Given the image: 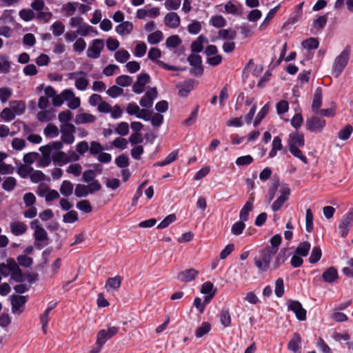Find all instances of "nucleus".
Instances as JSON below:
<instances>
[{"label":"nucleus","mask_w":353,"mask_h":353,"mask_svg":"<svg viewBox=\"0 0 353 353\" xmlns=\"http://www.w3.org/2000/svg\"><path fill=\"white\" fill-rule=\"evenodd\" d=\"M304 143V136L302 134H299L298 132H292L289 134L288 144L289 146L290 152L296 158L301 159L304 163H307V158L299 150V148L303 147Z\"/></svg>","instance_id":"f257e3e1"},{"label":"nucleus","mask_w":353,"mask_h":353,"mask_svg":"<svg viewBox=\"0 0 353 353\" xmlns=\"http://www.w3.org/2000/svg\"><path fill=\"white\" fill-rule=\"evenodd\" d=\"M274 256V254L265 248L259 250L254 258V262L259 272H265L270 269V263Z\"/></svg>","instance_id":"f03ea898"},{"label":"nucleus","mask_w":353,"mask_h":353,"mask_svg":"<svg viewBox=\"0 0 353 353\" xmlns=\"http://www.w3.org/2000/svg\"><path fill=\"white\" fill-rule=\"evenodd\" d=\"M351 48L347 46L343 51L335 58L332 70V74L339 77L348 63Z\"/></svg>","instance_id":"7ed1b4c3"},{"label":"nucleus","mask_w":353,"mask_h":353,"mask_svg":"<svg viewBox=\"0 0 353 353\" xmlns=\"http://www.w3.org/2000/svg\"><path fill=\"white\" fill-rule=\"evenodd\" d=\"M52 147H55L58 149H62L63 143L57 141L40 147L39 150L41 152L42 156L39 161V167H47L50 164L51 161H52Z\"/></svg>","instance_id":"20e7f679"},{"label":"nucleus","mask_w":353,"mask_h":353,"mask_svg":"<svg viewBox=\"0 0 353 353\" xmlns=\"http://www.w3.org/2000/svg\"><path fill=\"white\" fill-rule=\"evenodd\" d=\"M68 80L74 82V87L79 91H85L90 83L88 74L83 71H74L66 75Z\"/></svg>","instance_id":"39448f33"},{"label":"nucleus","mask_w":353,"mask_h":353,"mask_svg":"<svg viewBox=\"0 0 353 353\" xmlns=\"http://www.w3.org/2000/svg\"><path fill=\"white\" fill-rule=\"evenodd\" d=\"M291 194V190L288 185H282L279 189V195L277 199L273 202L271 208L272 211H279L285 202L289 199Z\"/></svg>","instance_id":"423d86ee"},{"label":"nucleus","mask_w":353,"mask_h":353,"mask_svg":"<svg viewBox=\"0 0 353 353\" xmlns=\"http://www.w3.org/2000/svg\"><path fill=\"white\" fill-rule=\"evenodd\" d=\"M104 48V41L101 39H94L90 44L86 55L88 58L96 59L100 57L101 52Z\"/></svg>","instance_id":"0eeeda50"},{"label":"nucleus","mask_w":353,"mask_h":353,"mask_svg":"<svg viewBox=\"0 0 353 353\" xmlns=\"http://www.w3.org/2000/svg\"><path fill=\"white\" fill-rule=\"evenodd\" d=\"M119 331V327L116 326L108 327L107 330L102 329L99 331L97 335L96 345L103 346L107 341L116 335Z\"/></svg>","instance_id":"6e6552de"},{"label":"nucleus","mask_w":353,"mask_h":353,"mask_svg":"<svg viewBox=\"0 0 353 353\" xmlns=\"http://www.w3.org/2000/svg\"><path fill=\"white\" fill-rule=\"evenodd\" d=\"M286 305L288 310L293 312L298 320L305 321L306 319L307 312L299 301L289 300Z\"/></svg>","instance_id":"1a4fd4ad"},{"label":"nucleus","mask_w":353,"mask_h":353,"mask_svg":"<svg viewBox=\"0 0 353 353\" xmlns=\"http://www.w3.org/2000/svg\"><path fill=\"white\" fill-rule=\"evenodd\" d=\"M326 125L325 119L318 117H312L306 121V129L312 132L320 133Z\"/></svg>","instance_id":"9d476101"},{"label":"nucleus","mask_w":353,"mask_h":353,"mask_svg":"<svg viewBox=\"0 0 353 353\" xmlns=\"http://www.w3.org/2000/svg\"><path fill=\"white\" fill-rule=\"evenodd\" d=\"M353 226V209L350 210L342 218L339 225V232L343 237H345L350 229Z\"/></svg>","instance_id":"9b49d317"},{"label":"nucleus","mask_w":353,"mask_h":353,"mask_svg":"<svg viewBox=\"0 0 353 353\" xmlns=\"http://www.w3.org/2000/svg\"><path fill=\"white\" fill-rule=\"evenodd\" d=\"M126 112L129 115H134L138 119H141L144 121L150 120L149 112L144 109H141L135 103H130L126 107Z\"/></svg>","instance_id":"f8f14e48"},{"label":"nucleus","mask_w":353,"mask_h":353,"mask_svg":"<svg viewBox=\"0 0 353 353\" xmlns=\"http://www.w3.org/2000/svg\"><path fill=\"white\" fill-rule=\"evenodd\" d=\"M63 96L64 97L65 101L68 102V106L70 109L75 110L80 106V98L76 97L74 92L72 90H64L63 91Z\"/></svg>","instance_id":"ddd939ff"},{"label":"nucleus","mask_w":353,"mask_h":353,"mask_svg":"<svg viewBox=\"0 0 353 353\" xmlns=\"http://www.w3.org/2000/svg\"><path fill=\"white\" fill-rule=\"evenodd\" d=\"M157 97V90L156 88H149L139 101L141 106L145 108H151Z\"/></svg>","instance_id":"4468645a"},{"label":"nucleus","mask_w":353,"mask_h":353,"mask_svg":"<svg viewBox=\"0 0 353 353\" xmlns=\"http://www.w3.org/2000/svg\"><path fill=\"white\" fill-rule=\"evenodd\" d=\"M216 289L214 288L212 283L206 281L201 285V293L205 296V303H209L213 297L215 296Z\"/></svg>","instance_id":"2eb2a0df"},{"label":"nucleus","mask_w":353,"mask_h":353,"mask_svg":"<svg viewBox=\"0 0 353 353\" xmlns=\"http://www.w3.org/2000/svg\"><path fill=\"white\" fill-rule=\"evenodd\" d=\"M150 77L145 73L140 74L135 83L132 86V90L137 94H141L144 91L145 85L149 83Z\"/></svg>","instance_id":"dca6fc26"},{"label":"nucleus","mask_w":353,"mask_h":353,"mask_svg":"<svg viewBox=\"0 0 353 353\" xmlns=\"http://www.w3.org/2000/svg\"><path fill=\"white\" fill-rule=\"evenodd\" d=\"M52 162L55 165L62 166L68 163V159H67V154L65 152L61 151V149H58L55 147H52Z\"/></svg>","instance_id":"f3484780"},{"label":"nucleus","mask_w":353,"mask_h":353,"mask_svg":"<svg viewBox=\"0 0 353 353\" xmlns=\"http://www.w3.org/2000/svg\"><path fill=\"white\" fill-rule=\"evenodd\" d=\"M30 227L34 230V236L37 241H43L47 238V232L39 224L38 220H34L30 223Z\"/></svg>","instance_id":"a211bd4d"},{"label":"nucleus","mask_w":353,"mask_h":353,"mask_svg":"<svg viewBox=\"0 0 353 353\" xmlns=\"http://www.w3.org/2000/svg\"><path fill=\"white\" fill-rule=\"evenodd\" d=\"M26 303V296L19 295L12 296L11 299L12 312L18 314L21 313Z\"/></svg>","instance_id":"6ab92c4d"},{"label":"nucleus","mask_w":353,"mask_h":353,"mask_svg":"<svg viewBox=\"0 0 353 353\" xmlns=\"http://www.w3.org/2000/svg\"><path fill=\"white\" fill-rule=\"evenodd\" d=\"M188 61L194 67V73L196 75L202 74L203 70L201 66L202 61L201 56L196 54H192L188 57Z\"/></svg>","instance_id":"aec40b11"},{"label":"nucleus","mask_w":353,"mask_h":353,"mask_svg":"<svg viewBox=\"0 0 353 353\" xmlns=\"http://www.w3.org/2000/svg\"><path fill=\"white\" fill-rule=\"evenodd\" d=\"M198 274L196 270L190 268L181 272L178 274L177 279L181 282H190L197 276Z\"/></svg>","instance_id":"412c9836"},{"label":"nucleus","mask_w":353,"mask_h":353,"mask_svg":"<svg viewBox=\"0 0 353 353\" xmlns=\"http://www.w3.org/2000/svg\"><path fill=\"white\" fill-rule=\"evenodd\" d=\"M121 281L122 278L119 276L109 278L106 281L105 288L108 292H113L120 288Z\"/></svg>","instance_id":"4be33fe9"},{"label":"nucleus","mask_w":353,"mask_h":353,"mask_svg":"<svg viewBox=\"0 0 353 353\" xmlns=\"http://www.w3.org/2000/svg\"><path fill=\"white\" fill-rule=\"evenodd\" d=\"M165 23L171 28H176L180 24V17L176 12H169L165 17Z\"/></svg>","instance_id":"5701e85b"},{"label":"nucleus","mask_w":353,"mask_h":353,"mask_svg":"<svg viewBox=\"0 0 353 353\" xmlns=\"http://www.w3.org/2000/svg\"><path fill=\"white\" fill-rule=\"evenodd\" d=\"M253 199H250L241 208L239 214L241 221L244 222L249 219V214L253 209Z\"/></svg>","instance_id":"b1692460"},{"label":"nucleus","mask_w":353,"mask_h":353,"mask_svg":"<svg viewBox=\"0 0 353 353\" xmlns=\"http://www.w3.org/2000/svg\"><path fill=\"white\" fill-rule=\"evenodd\" d=\"M95 121V116L87 112H80L75 117V123L77 124L91 123Z\"/></svg>","instance_id":"393cba45"},{"label":"nucleus","mask_w":353,"mask_h":353,"mask_svg":"<svg viewBox=\"0 0 353 353\" xmlns=\"http://www.w3.org/2000/svg\"><path fill=\"white\" fill-rule=\"evenodd\" d=\"M77 33L81 37H86L90 33H93L94 35H98L99 32L92 26L83 22L78 28H77Z\"/></svg>","instance_id":"a878e982"},{"label":"nucleus","mask_w":353,"mask_h":353,"mask_svg":"<svg viewBox=\"0 0 353 353\" xmlns=\"http://www.w3.org/2000/svg\"><path fill=\"white\" fill-rule=\"evenodd\" d=\"M133 29V24L130 21H123L121 23L118 25L116 28V32L121 35L125 36L130 34Z\"/></svg>","instance_id":"bb28decb"},{"label":"nucleus","mask_w":353,"mask_h":353,"mask_svg":"<svg viewBox=\"0 0 353 353\" xmlns=\"http://www.w3.org/2000/svg\"><path fill=\"white\" fill-rule=\"evenodd\" d=\"M11 232L15 236H20L27 230L26 225L21 221H13L10 223Z\"/></svg>","instance_id":"cd10ccee"},{"label":"nucleus","mask_w":353,"mask_h":353,"mask_svg":"<svg viewBox=\"0 0 353 353\" xmlns=\"http://www.w3.org/2000/svg\"><path fill=\"white\" fill-rule=\"evenodd\" d=\"M9 105L16 116L23 114L26 110V103L23 101H11Z\"/></svg>","instance_id":"c85d7f7f"},{"label":"nucleus","mask_w":353,"mask_h":353,"mask_svg":"<svg viewBox=\"0 0 353 353\" xmlns=\"http://www.w3.org/2000/svg\"><path fill=\"white\" fill-rule=\"evenodd\" d=\"M55 117L54 112L52 109L41 110L37 114V119L41 122H48L51 121Z\"/></svg>","instance_id":"c756f323"},{"label":"nucleus","mask_w":353,"mask_h":353,"mask_svg":"<svg viewBox=\"0 0 353 353\" xmlns=\"http://www.w3.org/2000/svg\"><path fill=\"white\" fill-rule=\"evenodd\" d=\"M338 272L336 268L330 267L327 269L322 274L324 281L327 283H333L338 279Z\"/></svg>","instance_id":"7c9ffc66"},{"label":"nucleus","mask_w":353,"mask_h":353,"mask_svg":"<svg viewBox=\"0 0 353 353\" xmlns=\"http://www.w3.org/2000/svg\"><path fill=\"white\" fill-rule=\"evenodd\" d=\"M78 8V2H68L63 5L61 12L67 17L72 16Z\"/></svg>","instance_id":"2f4dec72"},{"label":"nucleus","mask_w":353,"mask_h":353,"mask_svg":"<svg viewBox=\"0 0 353 353\" xmlns=\"http://www.w3.org/2000/svg\"><path fill=\"white\" fill-rule=\"evenodd\" d=\"M281 236L279 234L273 236L270 240V245H267L265 247V248L271 251V252L276 254L278 251L279 246L281 243Z\"/></svg>","instance_id":"473e14b6"},{"label":"nucleus","mask_w":353,"mask_h":353,"mask_svg":"<svg viewBox=\"0 0 353 353\" xmlns=\"http://www.w3.org/2000/svg\"><path fill=\"white\" fill-rule=\"evenodd\" d=\"M208 43V39L203 35H200L191 45L193 52H200L203 50V44Z\"/></svg>","instance_id":"72a5a7b5"},{"label":"nucleus","mask_w":353,"mask_h":353,"mask_svg":"<svg viewBox=\"0 0 353 353\" xmlns=\"http://www.w3.org/2000/svg\"><path fill=\"white\" fill-rule=\"evenodd\" d=\"M283 148L281 139L279 137H275L272 143V149L269 152V157L273 158L276 155L278 151Z\"/></svg>","instance_id":"f704fd0d"},{"label":"nucleus","mask_w":353,"mask_h":353,"mask_svg":"<svg viewBox=\"0 0 353 353\" xmlns=\"http://www.w3.org/2000/svg\"><path fill=\"white\" fill-rule=\"evenodd\" d=\"M74 186L73 184L67 180L62 182L60 186V192L64 196H69L73 192Z\"/></svg>","instance_id":"c9c22d12"},{"label":"nucleus","mask_w":353,"mask_h":353,"mask_svg":"<svg viewBox=\"0 0 353 353\" xmlns=\"http://www.w3.org/2000/svg\"><path fill=\"white\" fill-rule=\"evenodd\" d=\"M322 103V95L321 91L317 89L314 93L313 101L312 104V108L314 112H319L320 111L319 108L321 106Z\"/></svg>","instance_id":"e433bc0d"},{"label":"nucleus","mask_w":353,"mask_h":353,"mask_svg":"<svg viewBox=\"0 0 353 353\" xmlns=\"http://www.w3.org/2000/svg\"><path fill=\"white\" fill-rule=\"evenodd\" d=\"M179 94L181 97H186L194 88L193 81H187L178 86Z\"/></svg>","instance_id":"4c0bfd02"},{"label":"nucleus","mask_w":353,"mask_h":353,"mask_svg":"<svg viewBox=\"0 0 353 353\" xmlns=\"http://www.w3.org/2000/svg\"><path fill=\"white\" fill-rule=\"evenodd\" d=\"M301 341V336L299 334L295 333L293 335V337L292 338V339L288 343V349L294 352H297L299 348Z\"/></svg>","instance_id":"58836bf2"},{"label":"nucleus","mask_w":353,"mask_h":353,"mask_svg":"<svg viewBox=\"0 0 353 353\" xmlns=\"http://www.w3.org/2000/svg\"><path fill=\"white\" fill-rule=\"evenodd\" d=\"M65 28L64 24L59 21L54 22L50 27V30H52L53 35L55 37H59L63 34L65 31Z\"/></svg>","instance_id":"ea45409f"},{"label":"nucleus","mask_w":353,"mask_h":353,"mask_svg":"<svg viewBox=\"0 0 353 353\" xmlns=\"http://www.w3.org/2000/svg\"><path fill=\"white\" fill-rule=\"evenodd\" d=\"M43 134L46 137L55 138L59 134L58 128L53 124H48L43 130Z\"/></svg>","instance_id":"a19ab883"},{"label":"nucleus","mask_w":353,"mask_h":353,"mask_svg":"<svg viewBox=\"0 0 353 353\" xmlns=\"http://www.w3.org/2000/svg\"><path fill=\"white\" fill-rule=\"evenodd\" d=\"M130 58V53L125 49H120L114 53V59L121 63H125Z\"/></svg>","instance_id":"79ce46f5"},{"label":"nucleus","mask_w":353,"mask_h":353,"mask_svg":"<svg viewBox=\"0 0 353 353\" xmlns=\"http://www.w3.org/2000/svg\"><path fill=\"white\" fill-rule=\"evenodd\" d=\"M11 268L12 269L10 272L11 278L17 281H22L23 276L18 264L16 262L12 263Z\"/></svg>","instance_id":"37998d69"},{"label":"nucleus","mask_w":353,"mask_h":353,"mask_svg":"<svg viewBox=\"0 0 353 353\" xmlns=\"http://www.w3.org/2000/svg\"><path fill=\"white\" fill-rule=\"evenodd\" d=\"M11 268L12 269L10 272L11 278L17 281H22L23 276L18 264L16 262L12 263Z\"/></svg>","instance_id":"c03bdc74"},{"label":"nucleus","mask_w":353,"mask_h":353,"mask_svg":"<svg viewBox=\"0 0 353 353\" xmlns=\"http://www.w3.org/2000/svg\"><path fill=\"white\" fill-rule=\"evenodd\" d=\"M15 261L12 259H8L6 261V263H1L0 264V274L3 276H8L10 274L12 271L11 265L12 263H14Z\"/></svg>","instance_id":"a18cd8bd"},{"label":"nucleus","mask_w":353,"mask_h":353,"mask_svg":"<svg viewBox=\"0 0 353 353\" xmlns=\"http://www.w3.org/2000/svg\"><path fill=\"white\" fill-rule=\"evenodd\" d=\"M310 243L307 241H303L299 244L295 253L301 256H306L310 249Z\"/></svg>","instance_id":"49530a36"},{"label":"nucleus","mask_w":353,"mask_h":353,"mask_svg":"<svg viewBox=\"0 0 353 353\" xmlns=\"http://www.w3.org/2000/svg\"><path fill=\"white\" fill-rule=\"evenodd\" d=\"M211 330V325L208 322H203L201 325L196 330L195 336L197 338H201L208 334Z\"/></svg>","instance_id":"de8ad7c7"},{"label":"nucleus","mask_w":353,"mask_h":353,"mask_svg":"<svg viewBox=\"0 0 353 353\" xmlns=\"http://www.w3.org/2000/svg\"><path fill=\"white\" fill-rule=\"evenodd\" d=\"M319 42L317 39L311 37L302 41L303 48L307 50H314L318 48Z\"/></svg>","instance_id":"09e8293b"},{"label":"nucleus","mask_w":353,"mask_h":353,"mask_svg":"<svg viewBox=\"0 0 353 353\" xmlns=\"http://www.w3.org/2000/svg\"><path fill=\"white\" fill-rule=\"evenodd\" d=\"M66 172L74 176H79L82 172V166L77 163H72L66 168Z\"/></svg>","instance_id":"8fccbe9b"},{"label":"nucleus","mask_w":353,"mask_h":353,"mask_svg":"<svg viewBox=\"0 0 353 353\" xmlns=\"http://www.w3.org/2000/svg\"><path fill=\"white\" fill-rule=\"evenodd\" d=\"M17 185V180L15 178L8 176L6 178L2 183V188L6 191H12L14 190Z\"/></svg>","instance_id":"3c124183"},{"label":"nucleus","mask_w":353,"mask_h":353,"mask_svg":"<svg viewBox=\"0 0 353 353\" xmlns=\"http://www.w3.org/2000/svg\"><path fill=\"white\" fill-rule=\"evenodd\" d=\"M163 39V33L162 32L157 30L150 33L148 36V41L150 44H157L159 43Z\"/></svg>","instance_id":"603ef678"},{"label":"nucleus","mask_w":353,"mask_h":353,"mask_svg":"<svg viewBox=\"0 0 353 353\" xmlns=\"http://www.w3.org/2000/svg\"><path fill=\"white\" fill-rule=\"evenodd\" d=\"M15 117L16 115L10 107L5 108L0 113V117L6 122L11 121Z\"/></svg>","instance_id":"864d4df0"},{"label":"nucleus","mask_w":353,"mask_h":353,"mask_svg":"<svg viewBox=\"0 0 353 353\" xmlns=\"http://www.w3.org/2000/svg\"><path fill=\"white\" fill-rule=\"evenodd\" d=\"M353 132V128L350 125H346L344 128L341 130L338 133V137L341 140L345 141L348 139Z\"/></svg>","instance_id":"5fc2aeb1"},{"label":"nucleus","mask_w":353,"mask_h":353,"mask_svg":"<svg viewBox=\"0 0 353 353\" xmlns=\"http://www.w3.org/2000/svg\"><path fill=\"white\" fill-rule=\"evenodd\" d=\"M210 24L216 28H222L225 26V19L221 15H216L211 17Z\"/></svg>","instance_id":"6e6d98bb"},{"label":"nucleus","mask_w":353,"mask_h":353,"mask_svg":"<svg viewBox=\"0 0 353 353\" xmlns=\"http://www.w3.org/2000/svg\"><path fill=\"white\" fill-rule=\"evenodd\" d=\"M269 111V105L265 104L257 114L254 121V125L256 127L261 123V120L267 115Z\"/></svg>","instance_id":"4d7b16f0"},{"label":"nucleus","mask_w":353,"mask_h":353,"mask_svg":"<svg viewBox=\"0 0 353 353\" xmlns=\"http://www.w3.org/2000/svg\"><path fill=\"white\" fill-rule=\"evenodd\" d=\"M245 228V224L244 223V221H239L236 223H234L231 228V232L234 235H240L242 234L243 231Z\"/></svg>","instance_id":"13d9d810"},{"label":"nucleus","mask_w":353,"mask_h":353,"mask_svg":"<svg viewBox=\"0 0 353 353\" xmlns=\"http://www.w3.org/2000/svg\"><path fill=\"white\" fill-rule=\"evenodd\" d=\"M146 50V44L144 42H139L135 46L133 54L137 57H142L145 55Z\"/></svg>","instance_id":"bf43d9fd"},{"label":"nucleus","mask_w":353,"mask_h":353,"mask_svg":"<svg viewBox=\"0 0 353 353\" xmlns=\"http://www.w3.org/2000/svg\"><path fill=\"white\" fill-rule=\"evenodd\" d=\"M219 37L223 39L233 40L236 37V32L232 29H223L219 32Z\"/></svg>","instance_id":"052dcab7"},{"label":"nucleus","mask_w":353,"mask_h":353,"mask_svg":"<svg viewBox=\"0 0 353 353\" xmlns=\"http://www.w3.org/2000/svg\"><path fill=\"white\" fill-rule=\"evenodd\" d=\"M115 132L121 136H125L129 132V125L127 122H120L115 128Z\"/></svg>","instance_id":"680f3d73"},{"label":"nucleus","mask_w":353,"mask_h":353,"mask_svg":"<svg viewBox=\"0 0 353 353\" xmlns=\"http://www.w3.org/2000/svg\"><path fill=\"white\" fill-rule=\"evenodd\" d=\"M322 255L321 250L319 247H314L311 252V254L309 257V262L310 263H315L318 262Z\"/></svg>","instance_id":"e2e57ef3"},{"label":"nucleus","mask_w":353,"mask_h":353,"mask_svg":"<svg viewBox=\"0 0 353 353\" xmlns=\"http://www.w3.org/2000/svg\"><path fill=\"white\" fill-rule=\"evenodd\" d=\"M45 174L40 170H33L31 172L30 178L32 182L37 183L45 179Z\"/></svg>","instance_id":"0e129e2a"},{"label":"nucleus","mask_w":353,"mask_h":353,"mask_svg":"<svg viewBox=\"0 0 353 353\" xmlns=\"http://www.w3.org/2000/svg\"><path fill=\"white\" fill-rule=\"evenodd\" d=\"M116 83L120 86L127 87L131 85L132 79L128 75H121L116 79Z\"/></svg>","instance_id":"69168bd1"},{"label":"nucleus","mask_w":353,"mask_h":353,"mask_svg":"<svg viewBox=\"0 0 353 353\" xmlns=\"http://www.w3.org/2000/svg\"><path fill=\"white\" fill-rule=\"evenodd\" d=\"M74 194L77 197H85L89 194L86 185L77 184L74 190Z\"/></svg>","instance_id":"338daca9"},{"label":"nucleus","mask_w":353,"mask_h":353,"mask_svg":"<svg viewBox=\"0 0 353 353\" xmlns=\"http://www.w3.org/2000/svg\"><path fill=\"white\" fill-rule=\"evenodd\" d=\"M86 48V42L82 38L76 39L73 44V50L77 52H82Z\"/></svg>","instance_id":"774afa93"}]
</instances>
